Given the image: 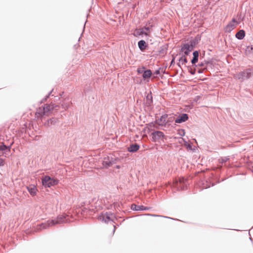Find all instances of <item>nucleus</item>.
<instances>
[{
  "label": "nucleus",
  "mask_w": 253,
  "mask_h": 253,
  "mask_svg": "<svg viewBox=\"0 0 253 253\" xmlns=\"http://www.w3.org/2000/svg\"><path fill=\"white\" fill-rule=\"evenodd\" d=\"M66 215L63 214L59 215L54 219L48 220L46 222L42 223L40 225V229H46L49 227L58 224H61L64 222H67V220L66 219Z\"/></svg>",
  "instance_id": "1"
},
{
  "label": "nucleus",
  "mask_w": 253,
  "mask_h": 253,
  "mask_svg": "<svg viewBox=\"0 0 253 253\" xmlns=\"http://www.w3.org/2000/svg\"><path fill=\"white\" fill-rule=\"evenodd\" d=\"M58 180L52 178L49 176H45L42 178V185L47 187L56 185L58 184Z\"/></svg>",
  "instance_id": "2"
},
{
  "label": "nucleus",
  "mask_w": 253,
  "mask_h": 253,
  "mask_svg": "<svg viewBox=\"0 0 253 253\" xmlns=\"http://www.w3.org/2000/svg\"><path fill=\"white\" fill-rule=\"evenodd\" d=\"M173 186L177 190H184L187 188V180L183 177H180L173 183Z\"/></svg>",
  "instance_id": "3"
},
{
  "label": "nucleus",
  "mask_w": 253,
  "mask_h": 253,
  "mask_svg": "<svg viewBox=\"0 0 253 253\" xmlns=\"http://www.w3.org/2000/svg\"><path fill=\"white\" fill-rule=\"evenodd\" d=\"M152 140L153 142L158 141L160 140H164L166 139L164 133L161 131H155L151 133Z\"/></svg>",
  "instance_id": "4"
},
{
  "label": "nucleus",
  "mask_w": 253,
  "mask_h": 253,
  "mask_svg": "<svg viewBox=\"0 0 253 253\" xmlns=\"http://www.w3.org/2000/svg\"><path fill=\"white\" fill-rule=\"evenodd\" d=\"M251 73L249 71L246 70L244 72H241L237 73L234 76V78H235L236 79H237L238 80L243 81L245 79L249 78L251 76Z\"/></svg>",
  "instance_id": "5"
},
{
  "label": "nucleus",
  "mask_w": 253,
  "mask_h": 253,
  "mask_svg": "<svg viewBox=\"0 0 253 253\" xmlns=\"http://www.w3.org/2000/svg\"><path fill=\"white\" fill-rule=\"evenodd\" d=\"M193 49L194 46L192 43H185L182 46L181 51L184 52V55H188Z\"/></svg>",
  "instance_id": "6"
},
{
  "label": "nucleus",
  "mask_w": 253,
  "mask_h": 253,
  "mask_svg": "<svg viewBox=\"0 0 253 253\" xmlns=\"http://www.w3.org/2000/svg\"><path fill=\"white\" fill-rule=\"evenodd\" d=\"M27 189L32 196H35L37 195L38 189L35 185H30L27 187Z\"/></svg>",
  "instance_id": "7"
},
{
  "label": "nucleus",
  "mask_w": 253,
  "mask_h": 253,
  "mask_svg": "<svg viewBox=\"0 0 253 253\" xmlns=\"http://www.w3.org/2000/svg\"><path fill=\"white\" fill-rule=\"evenodd\" d=\"M188 119V115L186 114H183L179 116L175 121L176 123H182L186 121Z\"/></svg>",
  "instance_id": "8"
},
{
  "label": "nucleus",
  "mask_w": 253,
  "mask_h": 253,
  "mask_svg": "<svg viewBox=\"0 0 253 253\" xmlns=\"http://www.w3.org/2000/svg\"><path fill=\"white\" fill-rule=\"evenodd\" d=\"M131 209L135 211H143V210H148L150 209L149 207H144L143 206H137L135 204H133L131 205Z\"/></svg>",
  "instance_id": "9"
},
{
  "label": "nucleus",
  "mask_w": 253,
  "mask_h": 253,
  "mask_svg": "<svg viewBox=\"0 0 253 253\" xmlns=\"http://www.w3.org/2000/svg\"><path fill=\"white\" fill-rule=\"evenodd\" d=\"M235 22V20L233 19L232 21L229 23L226 27L225 30L226 32H230L232 30H233L235 28V25L234 23Z\"/></svg>",
  "instance_id": "10"
},
{
  "label": "nucleus",
  "mask_w": 253,
  "mask_h": 253,
  "mask_svg": "<svg viewBox=\"0 0 253 253\" xmlns=\"http://www.w3.org/2000/svg\"><path fill=\"white\" fill-rule=\"evenodd\" d=\"M0 151L3 152L2 155L6 157V152H9L10 149V147H8L2 143V144L0 145Z\"/></svg>",
  "instance_id": "11"
},
{
  "label": "nucleus",
  "mask_w": 253,
  "mask_h": 253,
  "mask_svg": "<svg viewBox=\"0 0 253 253\" xmlns=\"http://www.w3.org/2000/svg\"><path fill=\"white\" fill-rule=\"evenodd\" d=\"M151 32L150 28L149 27H144L139 29V35H145L148 36Z\"/></svg>",
  "instance_id": "12"
},
{
  "label": "nucleus",
  "mask_w": 253,
  "mask_h": 253,
  "mask_svg": "<svg viewBox=\"0 0 253 253\" xmlns=\"http://www.w3.org/2000/svg\"><path fill=\"white\" fill-rule=\"evenodd\" d=\"M168 117L167 115L162 116L161 118L157 121L158 124L161 126L165 125L167 123V118Z\"/></svg>",
  "instance_id": "13"
},
{
  "label": "nucleus",
  "mask_w": 253,
  "mask_h": 253,
  "mask_svg": "<svg viewBox=\"0 0 253 253\" xmlns=\"http://www.w3.org/2000/svg\"><path fill=\"white\" fill-rule=\"evenodd\" d=\"M53 108L52 106L49 105H44L43 107H40V110H44V114L46 115H48V112L50 111L51 109Z\"/></svg>",
  "instance_id": "14"
},
{
  "label": "nucleus",
  "mask_w": 253,
  "mask_h": 253,
  "mask_svg": "<svg viewBox=\"0 0 253 253\" xmlns=\"http://www.w3.org/2000/svg\"><path fill=\"white\" fill-rule=\"evenodd\" d=\"M138 45L141 51L144 50L147 46L146 42L143 40L140 41L138 43Z\"/></svg>",
  "instance_id": "15"
},
{
  "label": "nucleus",
  "mask_w": 253,
  "mask_h": 253,
  "mask_svg": "<svg viewBox=\"0 0 253 253\" xmlns=\"http://www.w3.org/2000/svg\"><path fill=\"white\" fill-rule=\"evenodd\" d=\"M139 148V146L137 144H133V145H130L128 148V151L129 152H136Z\"/></svg>",
  "instance_id": "16"
},
{
  "label": "nucleus",
  "mask_w": 253,
  "mask_h": 253,
  "mask_svg": "<svg viewBox=\"0 0 253 253\" xmlns=\"http://www.w3.org/2000/svg\"><path fill=\"white\" fill-rule=\"evenodd\" d=\"M152 75V72L150 70H147L144 71L143 74V78L145 80L149 79Z\"/></svg>",
  "instance_id": "17"
},
{
  "label": "nucleus",
  "mask_w": 253,
  "mask_h": 253,
  "mask_svg": "<svg viewBox=\"0 0 253 253\" xmlns=\"http://www.w3.org/2000/svg\"><path fill=\"white\" fill-rule=\"evenodd\" d=\"M193 58L191 60V62L193 64H195L198 60L199 52L197 51H195L193 53Z\"/></svg>",
  "instance_id": "18"
},
{
  "label": "nucleus",
  "mask_w": 253,
  "mask_h": 253,
  "mask_svg": "<svg viewBox=\"0 0 253 253\" xmlns=\"http://www.w3.org/2000/svg\"><path fill=\"white\" fill-rule=\"evenodd\" d=\"M245 36V33L244 30H240L236 34V37L239 39L242 40L243 39Z\"/></svg>",
  "instance_id": "19"
},
{
  "label": "nucleus",
  "mask_w": 253,
  "mask_h": 253,
  "mask_svg": "<svg viewBox=\"0 0 253 253\" xmlns=\"http://www.w3.org/2000/svg\"><path fill=\"white\" fill-rule=\"evenodd\" d=\"M112 215L111 213H106L103 215V219H104L105 222H107L111 219Z\"/></svg>",
  "instance_id": "20"
},
{
  "label": "nucleus",
  "mask_w": 253,
  "mask_h": 253,
  "mask_svg": "<svg viewBox=\"0 0 253 253\" xmlns=\"http://www.w3.org/2000/svg\"><path fill=\"white\" fill-rule=\"evenodd\" d=\"M46 114H44V110H40V108H39L36 113V115L37 117H41L43 115H45Z\"/></svg>",
  "instance_id": "21"
},
{
  "label": "nucleus",
  "mask_w": 253,
  "mask_h": 253,
  "mask_svg": "<svg viewBox=\"0 0 253 253\" xmlns=\"http://www.w3.org/2000/svg\"><path fill=\"white\" fill-rule=\"evenodd\" d=\"M186 55L182 56L179 60V63L182 65H185L187 62V58L185 57Z\"/></svg>",
  "instance_id": "22"
},
{
  "label": "nucleus",
  "mask_w": 253,
  "mask_h": 253,
  "mask_svg": "<svg viewBox=\"0 0 253 253\" xmlns=\"http://www.w3.org/2000/svg\"><path fill=\"white\" fill-rule=\"evenodd\" d=\"M206 64H207L206 62H201L199 64V66H201V67H204V68L205 69L206 67Z\"/></svg>",
  "instance_id": "23"
},
{
  "label": "nucleus",
  "mask_w": 253,
  "mask_h": 253,
  "mask_svg": "<svg viewBox=\"0 0 253 253\" xmlns=\"http://www.w3.org/2000/svg\"><path fill=\"white\" fill-rule=\"evenodd\" d=\"M4 165V161L2 159H0V166H3Z\"/></svg>",
  "instance_id": "24"
},
{
  "label": "nucleus",
  "mask_w": 253,
  "mask_h": 253,
  "mask_svg": "<svg viewBox=\"0 0 253 253\" xmlns=\"http://www.w3.org/2000/svg\"><path fill=\"white\" fill-rule=\"evenodd\" d=\"M145 68H143L142 69H138L137 70V72L138 73H142V72L144 73V71L143 70Z\"/></svg>",
  "instance_id": "25"
},
{
  "label": "nucleus",
  "mask_w": 253,
  "mask_h": 253,
  "mask_svg": "<svg viewBox=\"0 0 253 253\" xmlns=\"http://www.w3.org/2000/svg\"><path fill=\"white\" fill-rule=\"evenodd\" d=\"M105 163H106V162L104 161L103 162V165L104 166H105V167H109L110 166V163H108V164L106 163V165L105 164Z\"/></svg>",
  "instance_id": "26"
},
{
  "label": "nucleus",
  "mask_w": 253,
  "mask_h": 253,
  "mask_svg": "<svg viewBox=\"0 0 253 253\" xmlns=\"http://www.w3.org/2000/svg\"><path fill=\"white\" fill-rule=\"evenodd\" d=\"M115 231V228H114L113 229V234L114 233Z\"/></svg>",
  "instance_id": "27"
}]
</instances>
